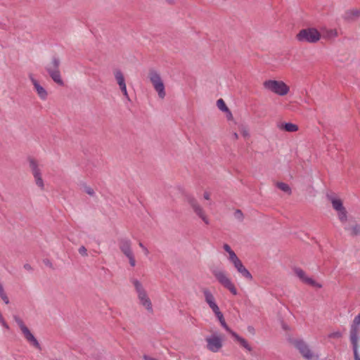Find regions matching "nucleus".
<instances>
[{
  "label": "nucleus",
  "instance_id": "nucleus-1",
  "mask_svg": "<svg viewBox=\"0 0 360 360\" xmlns=\"http://www.w3.org/2000/svg\"><path fill=\"white\" fill-rule=\"evenodd\" d=\"M326 195L331 202L344 229L352 236L360 235V223L356 222L352 218H348L347 212L341 199L335 193L330 191L326 192Z\"/></svg>",
  "mask_w": 360,
  "mask_h": 360
},
{
  "label": "nucleus",
  "instance_id": "nucleus-2",
  "mask_svg": "<svg viewBox=\"0 0 360 360\" xmlns=\"http://www.w3.org/2000/svg\"><path fill=\"white\" fill-rule=\"evenodd\" d=\"M262 86L266 91L279 96H285L290 91V86L281 79H266Z\"/></svg>",
  "mask_w": 360,
  "mask_h": 360
},
{
  "label": "nucleus",
  "instance_id": "nucleus-3",
  "mask_svg": "<svg viewBox=\"0 0 360 360\" xmlns=\"http://www.w3.org/2000/svg\"><path fill=\"white\" fill-rule=\"evenodd\" d=\"M291 343L305 360H319V354L313 350L311 346L303 339L296 338Z\"/></svg>",
  "mask_w": 360,
  "mask_h": 360
},
{
  "label": "nucleus",
  "instance_id": "nucleus-4",
  "mask_svg": "<svg viewBox=\"0 0 360 360\" xmlns=\"http://www.w3.org/2000/svg\"><path fill=\"white\" fill-rule=\"evenodd\" d=\"M131 282L136 292L139 304L143 306L148 313L153 314V304L143 284L136 278H132Z\"/></svg>",
  "mask_w": 360,
  "mask_h": 360
},
{
  "label": "nucleus",
  "instance_id": "nucleus-5",
  "mask_svg": "<svg viewBox=\"0 0 360 360\" xmlns=\"http://www.w3.org/2000/svg\"><path fill=\"white\" fill-rule=\"evenodd\" d=\"M302 43L315 44L321 38L320 32L314 27L302 29L295 37Z\"/></svg>",
  "mask_w": 360,
  "mask_h": 360
},
{
  "label": "nucleus",
  "instance_id": "nucleus-6",
  "mask_svg": "<svg viewBox=\"0 0 360 360\" xmlns=\"http://www.w3.org/2000/svg\"><path fill=\"white\" fill-rule=\"evenodd\" d=\"M211 272L217 281L224 288L228 289L233 295H236L238 294V291L234 284L224 269L213 268L212 269Z\"/></svg>",
  "mask_w": 360,
  "mask_h": 360
},
{
  "label": "nucleus",
  "instance_id": "nucleus-7",
  "mask_svg": "<svg viewBox=\"0 0 360 360\" xmlns=\"http://www.w3.org/2000/svg\"><path fill=\"white\" fill-rule=\"evenodd\" d=\"M14 320L20 328L24 338L30 344V345L39 352L41 351L42 347L40 343L30 331V330L26 326L24 321L18 316H15Z\"/></svg>",
  "mask_w": 360,
  "mask_h": 360
},
{
  "label": "nucleus",
  "instance_id": "nucleus-8",
  "mask_svg": "<svg viewBox=\"0 0 360 360\" xmlns=\"http://www.w3.org/2000/svg\"><path fill=\"white\" fill-rule=\"evenodd\" d=\"M148 79L157 92L159 98L164 99L166 96L165 86L160 74L155 70H150L148 75Z\"/></svg>",
  "mask_w": 360,
  "mask_h": 360
},
{
  "label": "nucleus",
  "instance_id": "nucleus-9",
  "mask_svg": "<svg viewBox=\"0 0 360 360\" xmlns=\"http://www.w3.org/2000/svg\"><path fill=\"white\" fill-rule=\"evenodd\" d=\"M207 349L212 352H218L223 347L224 337L218 332L205 338Z\"/></svg>",
  "mask_w": 360,
  "mask_h": 360
},
{
  "label": "nucleus",
  "instance_id": "nucleus-10",
  "mask_svg": "<svg viewBox=\"0 0 360 360\" xmlns=\"http://www.w3.org/2000/svg\"><path fill=\"white\" fill-rule=\"evenodd\" d=\"M186 200L193 210L195 214L199 218H200L205 224H209L210 220L206 215L202 207L198 203L197 200L191 195H187Z\"/></svg>",
  "mask_w": 360,
  "mask_h": 360
},
{
  "label": "nucleus",
  "instance_id": "nucleus-11",
  "mask_svg": "<svg viewBox=\"0 0 360 360\" xmlns=\"http://www.w3.org/2000/svg\"><path fill=\"white\" fill-rule=\"evenodd\" d=\"M293 271L296 276L304 283L309 285L311 287L316 288H322V285L317 281H316L314 278L311 277H309L307 275L305 271H304L302 269L299 267H295L293 269Z\"/></svg>",
  "mask_w": 360,
  "mask_h": 360
},
{
  "label": "nucleus",
  "instance_id": "nucleus-12",
  "mask_svg": "<svg viewBox=\"0 0 360 360\" xmlns=\"http://www.w3.org/2000/svg\"><path fill=\"white\" fill-rule=\"evenodd\" d=\"M29 79L33 85L34 90L39 99L41 101L47 100L49 96L47 90L40 84V82L34 77L32 74L29 75Z\"/></svg>",
  "mask_w": 360,
  "mask_h": 360
},
{
  "label": "nucleus",
  "instance_id": "nucleus-13",
  "mask_svg": "<svg viewBox=\"0 0 360 360\" xmlns=\"http://www.w3.org/2000/svg\"><path fill=\"white\" fill-rule=\"evenodd\" d=\"M27 161L29 167L35 180H42L40 165L38 160L33 157H29Z\"/></svg>",
  "mask_w": 360,
  "mask_h": 360
},
{
  "label": "nucleus",
  "instance_id": "nucleus-14",
  "mask_svg": "<svg viewBox=\"0 0 360 360\" xmlns=\"http://www.w3.org/2000/svg\"><path fill=\"white\" fill-rule=\"evenodd\" d=\"M202 292L205 297V300L212 311H216V309H219V307L216 303L215 298L210 290L205 288Z\"/></svg>",
  "mask_w": 360,
  "mask_h": 360
},
{
  "label": "nucleus",
  "instance_id": "nucleus-15",
  "mask_svg": "<svg viewBox=\"0 0 360 360\" xmlns=\"http://www.w3.org/2000/svg\"><path fill=\"white\" fill-rule=\"evenodd\" d=\"M237 271L245 278L248 281L252 280V276L250 272L245 268V266L243 264L242 262L240 261L236 264L233 265Z\"/></svg>",
  "mask_w": 360,
  "mask_h": 360
},
{
  "label": "nucleus",
  "instance_id": "nucleus-16",
  "mask_svg": "<svg viewBox=\"0 0 360 360\" xmlns=\"http://www.w3.org/2000/svg\"><path fill=\"white\" fill-rule=\"evenodd\" d=\"M278 128L288 132H296L299 130L297 124L290 122L281 123L278 125Z\"/></svg>",
  "mask_w": 360,
  "mask_h": 360
},
{
  "label": "nucleus",
  "instance_id": "nucleus-17",
  "mask_svg": "<svg viewBox=\"0 0 360 360\" xmlns=\"http://www.w3.org/2000/svg\"><path fill=\"white\" fill-rule=\"evenodd\" d=\"M232 337L234 338L235 340L245 349H247L248 351L252 350V347L248 344V341L241 336L238 335L236 333H233Z\"/></svg>",
  "mask_w": 360,
  "mask_h": 360
},
{
  "label": "nucleus",
  "instance_id": "nucleus-18",
  "mask_svg": "<svg viewBox=\"0 0 360 360\" xmlns=\"http://www.w3.org/2000/svg\"><path fill=\"white\" fill-rule=\"evenodd\" d=\"M60 60L56 58H53L46 65V70L48 72L59 70Z\"/></svg>",
  "mask_w": 360,
  "mask_h": 360
},
{
  "label": "nucleus",
  "instance_id": "nucleus-19",
  "mask_svg": "<svg viewBox=\"0 0 360 360\" xmlns=\"http://www.w3.org/2000/svg\"><path fill=\"white\" fill-rule=\"evenodd\" d=\"M51 79L58 84L62 86L63 85V81L61 79L60 73L59 70H54L53 72H49Z\"/></svg>",
  "mask_w": 360,
  "mask_h": 360
},
{
  "label": "nucleus",
  "instance_id": "nucleus-20",
  "mask_svg": "<svg viewBox=\"0 0 360 360\" xmlns=\"http://www.w3.org/2000/svg\"><path fill=\"white\" fill-rule=\"evenodd\" d=\"M114 76H115V78L119 86L126 84L124 75L120 70H115L114 72Z\"/></svg>",
  "mask_w": 360,
  "mask_h": 360
},
{
  "label": "nucleus",
  "instance_id": "nucleus-21",
  "mask_svg": "<svg viewBox=\"0 0 360 360\" xmlns=\"http://www.w3.org/2000/svg\"><path fill=\"white\" fill-rule=\"evenodd\" d=\"M359 332L350 330V340L353 345L354 350L357 349V342L359 339Z\"/></svg>",
  "mask_w": 360,
  "mask_h": 360
},
{
  "label": "nucleus",
  "instance_id": "nucleus-22",
  "mask_svg": "<svg viewBox=\"0 0 360 360\" xmlns=\"http://www.w3.org/2000/svg\"><path fill=\"white\" fill-rule=\"evenodd\" d=\"M276 187L286 193L290 194L291 192L290 187L284 181H276Z\"/></svg>",
  "mask_w": 360,
  "mask_h": 360
},
{
  "label": "nucleus",
  "instance_id": "nucleus-23",
  "mask_svg": "<svg viewBox=\"0 0 360 360\" xmlns=\"http://www.w3.org/2000/svg\"><path fill=\"white\" fill-rule=\"evenodd\" d=\"M350 330L358 331L360 330V314L355 316L353 323L351 326Z\"/></svg>",
  "mask_w": 360,
  "mask_h": 360
},
{
  "label": "nucleus",
  "instance_id": "nucleus-24",
  "mask_svg": "<svg viewBox=\"0 0 360 360\" xmlns=\"http://www.w3.org/2000/svg\"><path fill=\"white\" fill-rule=\"evenodd\" d=\"M120 248L122 252L131 249V241L128 239L122 240L120 243Z\"/></svg>",
  "mask_w": 360,
  "mask_h": 360
},
{
  "label": "nucleus",
  "instance_id": "nucleus-25",
  "mask_svg": "<svg viewBox=\"0 0 360 360\" xmlns=\"http://www.w3.org/2000/svg\"><path fill=\"white\" fill-rule=\"evenodd\" d=\"M238 130L245 139H248L250 137V130L247 126L241 124L238 127Z\"/></svg>",
  "mask_w": 360,
  "mask_h": 360
},
{
  "label": "nucleus",
  "instance_id": "nucleus-26",
  "mask_svg": "<svg viewBox=\"0 0 360 360\" xmlns=\"http://www.w3.org/2000/svg\"><path fill=\"white\" fill-rule=\"evenodd\" d=\"M228 254V259L233 264V265L236 264V263L240 261L238 256L236 255V254L233 250Z\"/></svg>",
  "mask_w": 360,
  "mask_h": 360
},
{
  "label": "nucleus",
  "instance_id": "nucleus-27",
  "mask_svg": "<svg viewBox=\"0 0 360 360\" xmlns=\"http://www.w3.org/2000/svg\"><path fill=\"white\" fill-rule=\"evenodd\" d=\"M217 106L222 112L228 111L229 108L226 106L224 101L222 98L217 100Z\"/></svg>",
  "mask_w": 360,
  "mask_h": 360
},
{
  "label": "nucleus",
  "instance_id": "nucleus-28",
  "mask_svg": "<svg viewBox=\"0 0 360 360\" xmlns=\"http://www.w3.org/2000/svg\"><path fill=\"white\" fill-rule=\"evenodd\" d=\"M213 313L215 314V316H217V318L218 319L219 321L220 322V323H221L222 322H224L225 321V319L224 318V315L221 312L219 308L216 309V311H212Z\"/></svg>",
  "mask_w": 360,
  "mask_h": 360
},
{
  "label": "nucleus",
  "instance_id": "nucleus-29",
  "mask_svg": "<svg viewBox=\"0 0 360 360\" xmlns=\"http://www.w3.org/2000/svg\"><path fill=\"white\" fill-rule=\"evenodd\" d=\"M326 36L328 38H333L338 36V32L336 30H329L326 32Z\"/></svg>",
  "mask_w": 360,
  "mask_h": 360
},
{
  "label": "nucleus",
  "instance_id": "nucleus-30",
  "mask_svg": "<svg viewBox=\"0 0 360 360\" xmlns=\"http://www.w3.org/2000/svg\"><path fill=\"white\" fill-rule=\"evenodd\" d=\"M120 89L121 91L122 92L123 95L125 96V98L129 100V97L128 92L127 90L126 84H124L123 86H120Z\"/></svg>",
  "mask_w": 360,
  "mask_h": 360
},
{
  "label": "nucleus",
  "instance_id": "nucleus-31",
  "mask_svg": "<svg viewBox=\"0 0 360 360\" xmlns=\"http://www.w3.org/2000/svg\"><path fill=\"white\" fill-rule=\"evenodd\" d=\"M234 217L238 219V220H242L243 218V214L242 212L240 210H236L234 212Z\"/></svg>",
  "mask_w": 360,
  "mask_h": 360
},
{
  "label": "nucleus",
  "instance_id": "nucleus-32",
  "mask_svg": "<svg viewBox=\"0 0 360 360\" xmlns=\"http://www.w3.org/2000/svg\"><path fill=\"white\" fill-rule=\"evenodd\" d=\"M331 338H340L342 337V333L340 331L333 332L329 335Z\"/></svg>",
  "mask_w": 360,
  "mask_h": 360
},
{
  "label": "nucleus",
  "instance_id": "nucleus-33",
  "mask_svg": "<svg viewBox=\"0 0 360 360\" xmlns=\"http://www.w3.org/2000/svg\"><path fill=\"white\" fill-rule=\"evenodd\" d=\"M221 326L227 331L229 332L231 335L233 333H235L233 330H232L229 326L226 324V321L222 322L221 323Z\"/></svg>",
  "mask_w": 360,
  "mask_h": 360
},
{
  "label": "nucleus",
  "instance_id": "nucleus-34",
  "mask_svg": "<svg viewBox=\"0 0 360 360\" xmlns=\"http://www.w3.org/2000/svg\"><path fill=\"white\" fill-rule=\"evenodd\" d=\"M78 251L80 255L83 256H87V250L84 246H81Z\"/></svg>",
  "mask_w": 360,
  "mask_h": 360
},
{
  "label": "nucleus",
  "instance_id": "nucleus-35",
  "mask_svg": "<svg viewBox=\"0 0 360 360\" xmlns=\"http://www.w3.org/2000/svg\"><path fill=\"white\" fill-rule=\"evenodd\" d=\"M139 246L140 248H141V249L143 250V252H144V255L146 256H148L149 255V250H148V248L143 245V244L142 243H139Z\"/></svg>",
  "mask_w": 360,
  "mask_h": 360
},
{
  "label": "nucleus",
  "instance_id": "nucleus-36",
  "mask_svg": "<svg viewBox=\"0 0 360 360\" xmlns=\"http://www.w3.org/2000/svg\"><path fill=\"white\" fill-rule=\"evenodd\" d=\"M84 191L86 193H88L89 195H94V189L90 188V187L85 186L84 187Z\"/></svg>",
  "mask_w": 360,
  "mask_h": 360
},
{
  "label": "nucleus",
  "instance_id": "nucleus-37",
  "mask_svg": "<svg viewBox=\"0 0 360 360\" xmlns=\"http://www.w3.org/2000/svg\"><path fill=\"white\" fill-rule=\"evenodd\" d=\"M123 254L127 257V258H129L131 257H132L134 255V253L132 252V250L130 249L129 250H127V251H124L123 252Z\"/></svg>",
  "mask_w": 360,
  "mask_h": 360
},
{
  "label": "nucleus",
  "instance_id": "nucleus-38",
  "mask_svg": "<svg viewBox=\"0 0 360 360\" xmlns=\"http://www.w3.org/2000/svg\"><path fill=\"white\" fill-rule=\"evenodd\" d=\"M224 112L226 114V118L228 120H232L233 119V116L229 109H228V111H225Z\"/></svg>",
  "mask_w": 360,
  "mask_h": 360
},
{
  "label": "nucleus",
  "instance_id": "nucleus-39",
  "mask_svg": "<svg viewBox=\"0 0 360 360\" xmlns=\"http://www.w3.org/2000/svg\"><path fill=\"white\" fill-rule=\"evenodd\" d=\"M129 259V264L131 266H136V260H135V258H134V255H133L132 257L128 258Z\"/></svg>",
  "mask_w": 360,
  "mask_h": 360
},
{
  "label": "nucleus",
  "instance_id": "nucleus-40",
  "mask_svg": "<svg viewBox=\"0 0 360 360\" xmlns=\"http://www.w3.org/2000/svg\"><path fill=\"white\" fill-rule=\"evenodd\" d=\"M0 324H1L3 327H4L5 328H6V329H8V328H9V326H8V325L7 324V323L5 321V320H4V317H3L1 319H0Z\"/></svg>",
  "mask_w": 360,
  "mask_h": 360
},
{
  "label": "nucleus",
  "instance_id": "nucleus-41",
  "mask_svg": "<svg viewBox=\"0 0 360 360\" xmlns=\"http://www.w3.org/2000/svg\"><path fill=\"white\" fill-rule=\"evenodd\" d=\"M238 139H239V136H238V133H237V132H236V131H233V132L231 133V139H232L233 141H236V140H238Z\"/></svg>",
  "mask_w": 360,
  "mask_h": 360
},
{
  "label": "nucleus",
  "instance_id": "nucleus-42",
  "mask_svg": "<svg viewBox=\"0 0 360 360\" xmlns=\"http://www.w3.org/2000/svg\"><path fill=\"white\" fill-rule=\"evenodd\" d=\"M349 14H352V15L357 17L359 15V11L357 10L351 11L347 13V15H349Z\"/></svg>",
  "mask_w": 360,
  "mask_h": 360
},
{
  "label": "nucleus",
  "instance_id": "nucleus-43",
  "mask_svg": "<svg viewBox=\"0 0 360 360\" xmlns=\"http://www.w3.org/2000/svg\"><path fill=\"white\" fill-rule=\"evenodd\" d=\"M203 198L205 200H209L210 199V193L207 191L204 192Z\"/></svg>",
  "mask_w": 360,
  "mask_h": 360
},
{
  "label": "nucleus",
  "instance_id": "nucleus-44",
  "mask_svg": "<svg viewBox=\"0 0 360 360\" xmlns=\"http://www.w3.org/2000/svg\"><path fill=\"white\" fill-rule=\"evenodd\" d=\"M223 248L227 253H229L230 252L232 251L231 247L228 244H224Z\"/></svg>",
  "mask_w": 360,
  "mask_h": 360
},
{
  "label": "nucleus",
  "instance_id": "nucleus-45",
  "mask_svg": "<svg viewBox=\"0 0 360 360\" xmlns=\"http://www.w3.org/2000/svg\"><path fill=\"white\" fill-rule=\"evenodd\" d=\"M23 267L25 270H27L28 271H32V267L31 266V265L30 264H25Z\"/></svg>",
  "mask_w": 360,
  "mask_h": 360
},
{
  "label": "nucleus",
  "instance_id": "nucleus-46",
  "mask_svg": "<svg viewBox=\"0 0 360 360\" xmlns=\"http://www.w3.org/2000/svg\"><path fill=\"white\" fill-rule=\"evenodd\" d=\"M354 360H360V356L358 354L357 349H354Z\"/></svg>",
  "mask_w": 360,
  "mask_h": 360
},
{
  "label": "nucleus",
  "instance_id": "nucleus-47",
  "mask_svg": "<svg viewBox=\"0 0 360 360\" xmlns=\"http://www.w3.org/2000/svg\"><path fill=\"white\" fill-rule=\"evenodd\" d=\"M143 358L144 360H156L155 358H153L148 355H144Z\"/></svg>",
  "mask_w": 360,
  "mask_h": 360
},
{
  "label": "nucleus",
  "instance_id": "nucleus-48",
  "mask_svg": "<svg viewBox=\"0 0 360 360\" xmlns=\"http://www.w3.org/2000/svg\"><path fill=\"white\" fill-rule=\"evenodd\" d=\"M38 186L41 188L44 187V181H37Z\"/></svg>",
  "mask_w": 360,
  "mask_h": 360
}]
</instances>
